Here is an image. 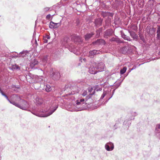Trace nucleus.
Instances as JSON below:
<instances>
[{
    "label": "nucleus",
    "instance_id": "nucleus-15",
    "mask_svg": "<svg viewBox=\"0 0 160 160\" xmlns=\"http://www.w3.org/2000/svg\"><path fill=\"white\" fill-rule=\"evenodd\" d=\"M94 90L96 91H101L102 90V86L100 85H97L95 86Z\"/></svg>",
    "mask_w": 160,
    "mask_h": 160
},
{
    "label": "nucleus",
    "instance_id": "nucleus-38",
    "mask_svg": "<svg viewBox=\"0 0 160 160\" xmlns=\"http://www.w3.org/2000/svg\"><path fill=\"white\" fill-rule=\"evenodd\" d=\"M136 68V67L135 66H134L132 69L131 70H133V69H135Z\"/></svg>",
    "mask_w": 160,
    "mask_h": 160
},
{
    "label": "nucleus",
    "instance_id": "nucleus-22",
    "mask_svg": "<svg viewBox=\"0 0 160 160\" xmlns=\"http://www.w3.org/2000/svg\"><path fill=\"white\" fill-rule=\"evenodd\" d=\"M127 69V68L126 67H124L122 69H121L120 71V73L121 74H123L126 72Z\"/></svg>",
    "mask_w": 160,
    "mask_h": 160
},
{
    "label": "nucleus",
    "instance_id": "nucleus-31",
    "mask_svg": "<svg viewBox=\"0 0 160 160\" xmlns=\"http://www.w3.org/2000/svg\"><path fill=\"white\" fill-rule=\"evenodd\" d=\"M75 50H74V53L76 55H79V54H80V52L79 51H78V52H75Z\"/></svg>",
    "mask_w": 160,
    "mask_h": 160
},
{
    "label": "nucleus",
    "instance_id": "nucleus-5",
    "mask_svg": "<svg viewBox=\"0 0 160 160\" xmlns=\"http://www.w3.org/2000/svg\"><path fill=\"white\" fill-rule=\"evenodd\" d=\"M50 77L54 80H57L59 79L60 77V74L59 72L53 69L50 70Z\"/></svg>",
    "mask_w": 160,
    "mask_h": 160
},
{
    "label": "nucleus",
    "instance_id": "nucleus-17",
    "mask_svg": "<svg viewBox=\"0 0 160 160\" xmlns=\"http://www.w3.org/2000/svg\"><path fill=\"white\" fill-rule=\"evenodd\" d=\"M130 35L131 37L133 39H136L137 38V36L136 33L130 31L129 32Z\"/></svg>",
    "mask_w": 160,
    "mask_h": 160
},
{
    "label": "nucleus",
    "instance_id": "nucleus-8",
    "mask_svg": "<svg viewBox=\"0 0 160 160\" xmlns=\"http://www.w3.org/2000/svg\"><path fill=\"white\" fill-rule=\"evenodd\" d=\"M105 149L107 151H112L114 148L113 144L112 142H109L107 143L105 146Z\"/></svg>",
    "mask_w": 160,
    "mask_h": 160
},
{
    "label": "nucleus",
    "instance_id": "nucleus-45",
    "mask_svg": "<svg viewBox=\"0 0 160 160\" xmlns=\"http://www.w3.org/2000/svg\"><path fill=\"white\" fill-rule=\"evenodd\" d=\"M125 49V48H122V49Z\"/></svg>",
    "mask_w": 160,
    "mask_h": 160
},
{
    "label": "nucleus",
    "instance_id": "nucleus-40",
    "mask_svg": "<svg viewBox=\"0 0 160 160\" xmlns=\"http://www.w3.org/2000/svg\"><path fill=\"white\" fill-rule=\"evenodd\" d=\"M83 60L84 61V62H86V59L85 58H84L83 59Z\"/></svg>",
    "mask_w": 160,
    "mask_h": 160
},
{
    "label": "nucleus",
    "instance_id": "nucleus-11",
    "mask_svg": "<svg viewBox=\"0 0 160 160\" xmlns=\"http://www.w3.org/2000/svg\"><path fill=\"white\" fill-rule=\"evenodd\" d=\"M29 54L28 52L27 51H23L22 52H20L19 54L18 55L17 57H22L23 58L26 57L28 56Z\"/></svg>",
    "mask_w": 160,
    "mask_h": 160
},
{
    "label": "nucleus",
    "instance_id": "nucleus-4",
    "mask_svg": "<svg viewBox=\"0 0 160 160\" xmlns=\"http://www.w3.org/2000/svg\"><path fill=\"white\" fill-rule=\"evenodd\" d=\"M20 104H16V107L23 110H27L30 107V105L26 101L22 99Z\"/></svg>",
    "mask_w": 160,
    "mask_h": 160
},
{
    "label": "nucleus",
    "instance_id": "nucleus-14",
    "mask_svg": "<svg viewBox=\"0 0 160 160\" xmlns=\"http://www.w3.org/2000/svg\"><path fill=\"white\" fill-rule=\"evenodd\" d=\"M94 35L93 32H91L90 33H88L85 36V38L86 40H88L93 35Z\"/></svg>",
    "mask_w": 160,
    "mask_h": 160
},
{
    "label": "nucleus",
    "instance_id": "nucleus-18",
    "mask_svg": "<svg viewBox=\"0 0 160 160\" xmlns=\"http://www.w3.org/2000/svg\"><path fill=\"white\" fill-rule=\"evenodd\" d=\"M80 93L82 96H85L87 94V92L86 90L83 89L80 91Z\"/></svg>",
    "mask_w": 160,
    "mask_h": 160
},
{
    "label": "nucleus",
    "instance_id": "nucleus-30",
    "mask_svg": "<svg viewBox=\"0 0 160 160\" xmlns=\"http://www.w3.org/2000/svg\"><path fill=\"white\" fill-rule=\"evenodd\" d=\"M44 38H45V39H50V37L48 35H46V36Z\"/></svg>",
    "mask_w": 160,
    "mask_h": 160
},
{
    "label": "nucleus",
    "instance_id": "nucleus-12",
    "mask_svg": "<svg viewBox=\"0 0 160 160\" xmlns=\"http://www.w3.org/2000/svg\"><path fill=\"white\" fill-rule=\"evenodd\" d=\"M99 51L96 50H94L92 51H91L89 52V56L91 58L93 57V56L97 53H99Z\"/></svg>",
    "mask_w": 160,
    "mask_h": 160
},
{
    "label": "nucleus",
    "instance_id": "nucleus-9",
    "mask_svg": "<svg viewBox=\"0 0 160 160\" xmlns=\"http://www.w3.org/2000/svg\"><path fill=\"white\" fill-rule=\"evenodd\" d=\"M61 25L60 22L56 23L51 21L50 23L49 27L51 28H55L58 27Z\"/></svg>",
    "mask_w": 160,
    "mask_h": 160
},
{
    "label": "nucleus",
    "instance_id": "nucleus-6",
    "mask_svg": "<svg viewBox=\"0 0 160 160\" xmlns=\"http://www.w3.org/2000/svg\"><path fill=\"white\" fill-rule=\"evenodd\" d=\"M96 66V63H93L91 65L89 69V72L90 73L95 74L98 72Z\"/></svg>",
    "mask_w": 160,
    "mask_h": 160
},
{
    "label": "nucleus",
    "instance_id": "nucleus-3",
    "mask_svg": "<svg viewBox=\"0 0 160 160\" xmlns=\"http://www.w3.org/2000/svg\"><path fill=\"white\" fill-rule=\"evenodd\" d=\"M58 105L57 103H53L50 108L49 112H47L45 114H40L37 113H32L33 114L40 117H47L52 114L57 108Z\"/></svg>",
    "mask_w": 160,
    "mask_h": 160
},
{
    "label": "nucleus",
    "instance_id": "nucleus-10",
    "mask_svg": "<svg viewBox=\"0 0 160 160\" xmlns=\"http://www.w3.org/2000/svg\"><path fill=\"white\" fill-rule=\"evenodd\" d=\"M94 45H104L105 44V41L102 39H98L97 41L93 42Z\"/></svg>",
    "mask_w": 160,
    "mask_h": 160
},
{
    "label": "nucleus",
    "instance_id": "nucleus-25",
    "mask_svg": "<svg viewBox=\"0 0 160 160\" xmlns=\"http://www.w3.org/2000/svg\"><path fill=\"white\" fill-rule=\"evenodd\" d=\"M106 92H105V91L104 92L103 94L101 96L100 99H102L103 98L105 97V95H106Z\"/></svg>",
    "mask_w": 160,
    "mask_h": 160
},
{
    "label": "nucleus",
    "instance_id": "nucleus-2",
    "mask_svg": "<svg viewBox=\"0 0 160 160\" xmlns=\"http://www.w3.org/2000/svg\"><path fill=\"white\" fill-rule=\"evenodd\" d=\"M85 100L83 98H79L76 100V105L75 107V108L74 110H69L71 111H80L83 110L86 108L85 107L86 103L84 102Z\"/></svg>",
    "mask_w": 160,
    "mask_h": 160
},
{
    "label": "nucleus",
    "instance_id": "nucleus-37",
    "mask_svg": "<svg viewBox=\"0 0 160 160\" xmlns=\"http://www.w3.org/2000/svg\"><path fill=\"white\" fill-rule=\"evenodd\" d=\"M92 90V88H89L88 89V91L89 92H90Z\"/></svg>",
    "mask_w": 160,
    "mask_h": 160
},
{
    "label": "nucleus",
    "instance_id": "nucleus-33",
    "mask_svg": "<svg viewBox=\"0 0 160 160\" xmlns=\"http://www.w3.org/2000/svg\"><path fill=\"white\" fill-rule=\"evenodd\" d=\"M140 37L141 39L142 40V41L143 42H144L145 40L144 38L143 37L141 36H140Z\"/></svg>",
    "mask_w": 160,
    "mask_h": 160
},
{
    "label": "nucleus",
    "instance_id": "nucleus-42",
    "mask_svg": "<svg viewBox=\"0 0 160 160\" xmlns=\"http://www.w3.org/2000/svg\"><path fill=\"white\" fill-rule=\"evenodd\" d=\"M35 42L36 43H37V42L36 40H35Z\"/></svg>",
    "mask_w": 160,
    "mask_h": 160
},
{
    "label": "nucleus",
    "instance_id": "nucleus-20",
    "mask_svg": "<svg viewBox=\"0 0 160 160\" xmlns=\"http://www.w3.org/2000/svg\"><path fill=\"white\" fill-rule=\"evenodd\" d=\"M94 23L96 26L100 25L101 24V21L100 19H98L95 20Z\"/></svg>",
    "mask_w": 160,
    "mask_h": 160
},
{
    "label": "nucleus",
    "instance_id": "nucleus-1",
    "mask_svg": "<svg viewBox=\"0 0 160 160\" xmlns=\"http://www.w3.org/2000/svg\"><path fill=\"white\" fill-rule=\"evenodd\" d=\"M0 92L2 95L4 96L6 99L10 102V103L12 104L16 107V104H18L17 102H20L21 98L16 94H13L12 95L10 98V99H9L8 96L5 95L4 92L0 89Z\"/></svg>",
    "mask_w": 160,
    "mask_h": 160
},
{
    "label": "nucleus",
    "instance_id": "nucleus-13",
    "mask_svg": "<svg viewBox=\"0 0 160 160\" xmlns=\"http://www.w3.org/2000/svg\"><path fill=\"white\" fill-rule=\"evenodd\" d=\"M35 102L37 104L40 105L43 103V101L42 98L37 97L35 99Z\"/></svg>",
    "mask_w": 160,
    "mask_h": 160
},
{
    "label": "nucleus",
    "instance_id": "nucleus-35",
    "mask_svg": "<svg viewBox=\"0 0 160 160\" xmlns=\"http://www.w3.org/2000/svg\"><path fill=\"white\" fill-rule=\"evenodd\" d=\"M115 89H113V91H112V96H111L110 98H109L108 99V100H109L110 98H111L112 97V95H113V93H114V91H115Z\"/></svg>",
    "mask_w": 160,
    "mask_h": 160
},
{
    "label": "nucleus",
    "instance_id": "nucleus-27",
    "mask_svg": "<svg viewBox=\"0 0 160 160\" xmlns=\"http://www.w3.org/2000/svg\"><path fill=\"white\" fill-rule=\"evenodd\" d=\"M69 95L70 94H72V95H74V97H75V96H77L79 95V93H78L77 92V93H75L74 91L73 92H72L71 93L69 94Z\"/></svg>",
    "mask_w": 160,
    "mask_h": 160
},
{
    "label": "nucleus",
    "instance_id": "nucleus-23",
    "mask_svg": "<svg viewBox=\"0 0 160 160\" xmlns=\"http://www.w3.org/2000/svg\"><path fill=\"white\" fill-rule=\"evenodd\" d=\"M37 81L39 82H41L42 81L43 79V77L42 76H37Z\"/></svg>",
    "mask_w": 160,
    "mask_h": 160
},
{
    "label": "nucleus",
    "instance_id": "nucleus-24",
    "mask_svg": "<svg viewBox=\"0 0 160 160\" xmlns=\"http://www.w3.org/2000/svg\"><path fill=\"white\" fill-rule=\"evenodd\" d=\"M12 68L13 69H18L19 68V66L16 64L13 65L12 66Z\"/></svg>",
    "mask_w": 160,
    "mask_h": 160
},
{
    "label": "nucleus",
    "instance_id": "nucleus-7",
    "mask_svg": "<svg viewBox=\"0 0 160 160\" xmlns=\"http://www.w3.org/2000/svg\"><path fill=\"white\" fill-rule=\"evenodd\" d=\"M96 68L98 72H101L104 71L105 68V67L103 63L101 62L97 64Z\"/></svg>",
    "mask_w": 160,
    "mask_h": 160
},
{
    "label": "nucleus",
    "instance_id": "nucleus-21",
    "mask_svg": "<svg viewBox=\"0 0 160 160\" xmlns=\"http://www.w3.org/2000/svg\"><path fill=\"white\" fill-rule=\"evenodd\" d=\"M122 37L125 40H127L128 41H130L131 39H130V37L129 36H127V35L123 34L122 35Z\"/></svg>",
    "mask_w": 160,
    "mask_h": 160
},
{
    "label": "nucleus",
    "instance_id": "nucleus-29",
    "mask_svg": "<svg viewBox=\"0 0 160 160\" xmlns=\"http://www.w3.org/2000/svg\"><path fill=\"white\" fill-rule=\"evenodd\" d=\"M51 17V15L50 14H48L46 17V18L47 19L49 20V19Z\"/></svg>",
    "mask_w": 160,
    "mask_h": 160
},
{
    "label": "nucleus",
    "instance_id": "nucleus-34",
    "mask_svg": "<svg viewBox=\"0 0 160 160\" xmlns=\"http://www.w3.org/2000/svg\"><path fill=\"white\" fill-rule=\"evenodd\" d=\"M43 61L44 62V63H45L46 62H47V58H45L43 60Z\"/></svg>",
    "mask_w": 160,
    "mask_h": 160
},
{
    "label": "nucleus",
    "instance_id": "nucleus-26",
    "mask_svg": "<svg viewBox=\"0 0 160 160\" xmlns=\"http://www.w3.org/2000/svg\"><path fill=\"white\" fill-rule=\"evenodd\" d=\"M50 9V8H48V7H46V8H44L43 9V11L44 12H47L48 11H49V10Z\"/></svg>",
    "mask_w": 160,
    "mask_h": 160
},
{
    "label": "nucleus",
    "instance_id": "nucleus-41",
    "mask_svg": "<svg viewBox=\"0 0 160 160\" xmlns=\"http://www.w3.org/2000/svg\"><path fill=\"white\" fill-rule=\"evenodd\" d=\"M126 52H124H124L122 51V53L124 54H125L126 53Z\"/></svg>",
    "mask_w": 160,
    "mask_h": 160
},
{
    "label": "nucleus",
    "instance_id": "nucleus-44",
    "mask_svg": "<svg viewBox=\"0 0 160 160\" xmlns=\"http://www.w3.org/2000/svg\"><path fill=\"white\" fill-rule=\"evenodd\" d=\"M65 39H66V40H67V39H68V38H65Z\"/></svg>",
    "mask_w": 160,
    "mask_h": 160
},
{
    "label": "nucleus",
    "instance_id": "nucleus-43",
    "mask_svg": "<svg viewBox=\"0 0 160 160\" xmlns=\"http://www.w3.org/2000/svg\"><path fill=\"white\" fill-rule=\"evenodd\" d=\"M98 32L99 33V34H100V32H97V33H98Z\"/></svg>",
    "mask_w": 160,
    "mask_h": 160
},
{
    "label": "nucleus",
    "instance_id": "nucleus-16",
    "mask_svg": "<svg viewBox=\"0 0 160 160\" xmlns=\"http://www.w3.org/2000/svg\"><path fill=\"white\" fill-rule=\"evenodd\" d=\"M38 62L35 59H32L31 62V66L33 67L38 64Z\"/></svg>",
    "mask_w": 160,
    "mask_h": 160
},
{
    "label": "nucleus",
    "instance_id": "nucleus-36",
    "mask_svg": "<svg viewBox=\"0 0 160 160\" xmlns=\"http://www.w3.org/2000/svg\"><path fill=\"white\" fill-rule=\"evenodd\" d=\"M43 39H44V42L45 43H47L48 42V40H47V39H45L44 38Z\"/></svg>",
    "mask_w": 160,
    "mask_h": 160
},
{
    "label": "nucleus",
    "instance_id": "nucleus-28",
    "mask_svg": "<svg viewBox=\"0 0 160 160\" xmlns=\"http://www.w3.org/2000/svg\"><path fill=\"white\" fill-rule=\"evenodd\" d=\"M157 34H160V26H159L158 27L157 31Z\"/></svg>",
    "mask_w": 160,
    "mask_h": 160
},
{
    "label": "nucleus",
    "instance_id": "nucleus-32",
    "mask_svg": "<svg viewBox=\"0 0 160 160\" xmlns=\"http://www.w3.org/2000/svg\"><path fill=\"white\" fill-rule=\"evenodd\" d=\"M157 39L158 40L160 39V34H157Z\"/></svg>",
    "mask_w": 160,
    "mask_h": 160
},
{
    "label": "nucleus",
    "instance_id": "nucleus-39",
    "mask_svg": "<svg viewBox=\"0 0 160 160\" xmlns=\"http://www.w3.org/2000/svg\"><path fill=\"white\" fill-rule=\"evenodd\" d=\"M121 82H120L119 83V84H118V87H119V86L120 85V84H121Z\"/></svg>",
    "mask_w": 160,
    "mask_h": 160
},
{
    "label": "nucleus",
    "instance_id": "nucleus-19",
    "mask_svg": "<svg viewBox=\"0 0 160 160\" xmlns=\"http://www.w3.org/2000/svg\"><path fill=\"white\" fill-rule=\"evenodd\" d=\"M44 89L47 92H49L51 90V87L50 85H46L44 87Z\"/></svg>",
    "mask_w": 160,
    "mask_h": 160
}]
</instances>
